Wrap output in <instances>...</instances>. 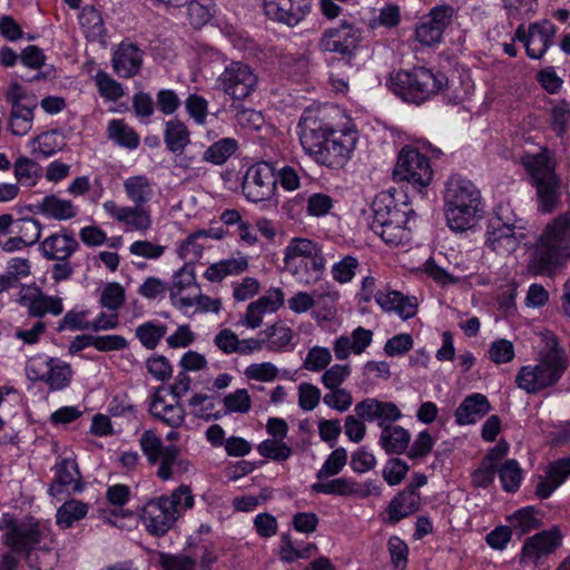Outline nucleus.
<instances>
[{"label":"nucleus","instance_id":"obj_1","mask_svg":"<svg viewBox=\"0 0 570 570\" xmlns=\"http://www.w3.org/2000/svg\"><path fill=\"white\" fill-rule=\"evenodd\" d=\"M3 542L13 552L22 556L29 567L49 570L57 561L50 528L32 518L16 521L10 514L0 519Z\"/></svg>","mask_w":570,"mask_h":570},{"label":"nucleus","instance_id":"obj_2","mask_svg":"<svg viewBox=\"0 0 570 570\" xmlns=\"http://www.w3.org/2000/svg\"><path fill=\"white\" fill-rule=\"evenodd\" d=\"M122 187L127 199L132 205H118L110 199L102 203L104 212L126 230L147 234L154 224L149 206L155 196L153 181L146 175H134L124 180Z\"/></svg>","mask_w":570,"mask_h":570},{"label":"nucleus","instance_id":"obj_3","mask_svg":"<svg viewBox=\"0 0 570 570\" xmlns=\"http://www.w3.org/2000/svg\"><path fill=\"white\" fill-rule=\"evenodd\" d=\"M539 336L543 345L539 352L538 363L522 366L515 376L518 387L529 394L554 385L568 366L567 355L560 347L557 336L550 331L541 332Z\"/></svg>","mask_w":570,"mask_h":570},{"label":"nucleus","instance_id":"obj_4","mask_svg":"<svg viewBox=\"0 0 570 570\" xmlns=\"http://www.w3.org/2000/svg\"><path fill=\"white\" fill-rule=\"evenodd\" d=\"M327 259L318 243L305 238H291L283 250L284 271L298 284L311 286L323 278Z\"/></svg>","mask_w":570,"mask_h":570},{"label":"nucleus","instance_id":"obj_5","mask_svg":"<svg viewBox=\"0 0 570 570\" xmlns=\"http://www.w3.org/2000/svg\"><path fill=\"white\" fill-rule=\"evenodd\" d=\"M481 194L469 179L451 177L444 190V215L454 232H465L474 226L480 212Z\"/></svg>","mask_w":570,"mask_h":570},{"label":"nucleus","instance_id":"obj_6","mask_svg":"<svg viewBox=\"0 0 570 570\" xmlns=\"http://www.w3.org/2000/svg\"><path fill=\"white\" fill-rule=\"evenodd\" d=\"M570 246V210L560 214L539 237L532 259L538 274H547L561 266Z\"/></svg>","mask_w":570,"mask_h":570},{"label":"nucleus","instance_id":"obj_7","mask_svg":"<svg viewBox=\"0 0 570 570\" xmlns=\"http://www.w3.org/2000/svg\"><path fill=\"white\" fill-rule=\"evenodd\" d=\"M535 187L539 210L549 214L558 207L561 196V179L557 176L556 164L546 148L534 155H524L521 159Z\"/></svg>","mask_w":570,"mask_h":570},{"label":"nucleus","instance_id":"obj_8","mask_svg":"<svg viewBox=\"0 0 570 570\" xmlns=\"http://www.w3.org/2000/svg\"><path fill=\"white\" fill-rule=\"evenodd\" d=\"M373 217L371 229L390 246H399L410 242L411 228L407 226V214L399 209L392 196L381 194L372 204Z\"/></svg>","mask_w":570,"mask_h":570},{"label":"nucleus","instance_id":"obj_9","mask_svg":"<svg viewBox=\"0 0 570 570\" xmlns=\"http://www.w3.org/2000/svg\"><path fill=\"white\" fill-rule=\"evenodd\" d=\"M390 88L406 101L421 104L441 91L448 83L442 72L419 67L411 71L400 70L390 77Z\"/></svg>","mask_w":570,"mask_h":570},{"label":"nucleus","instance_id":"obj_10","mask_svg":"<svg viewBox=\"0 0 570 570\" xmlns=\"http://www.w3.org/2000/svg\"><path fill=\"white\" fill-rule=\"evenodd\" d=\"M522 220L517 217L509 205L497 207L489 219L487 245L499 255H509L517 250L524 238Z\"/></svg>","mask_w":570,"mask_h":570},{"label":"nucleus","instance_id":"obj_11","mask_svg":"<svg viewBox=\"0 0 570 570\" xmlns=\"http://www.w3.org/2000/svg\"><path fill=\"white\" fill-rule=\"evenodd\" d=\"M393 174L395 179L406 181L417 190L429 186L433 179L428 156L411 146H405L400 151Z\"/></svg>","mask_w":570,"mask_h":570},{"label":"nucleus","instance_id":"obj_12","mask_svg":"<svg viewBox=\"0 0 570 570\" xmlns=\"http://www.w3.org/2000/svg\"><path fill=\"white\" fill-rule=\"evenodd\" d=\"M26 375L30 381L45 382L50 390L60 391L67 387L72 377L69 363L45 355H37L26 363Z\"/></svg>","mask_w":570,"mask_h":570},{"label":"nucleus","instance_id":"obj_13","mask_svg":"<svg viewBox=\"0 0 570 570\" xmlns=\"http://www.w3.org/2000/svg\"><path fill=\"white\" fill-rule=\"evenodd\" d=\"M217 82L220 89L235 100L249 97L258 88L259 78L249 65L232 61L219 75Z\"/></svg>","mask_w":570,"mask_h":570},{"label":"nucleus","instance_id":"obj_14","mask_svg":"<svg viewBox=\"0 0 570 570\" xmlns=\"http://www.w3.org/2000/svg\"><path fill=\"white\" fill-rule=\"evenodd\" d=\"M357 141L358 132L354 126L334 129L316 163L334 169L343 168L351 159Z\"/></svg>","mask_w":570,"mask_h":570},{"label":"nucleus","instance_id":"obj_15","mask_svg":"<svg viewBox=\"0 0 570 570\" xmlns=\"http://www.w3.org/2000/svg\"><path fill=\"white\" fill-rule=\"evenodd\" d=\"M277 178L274 167L266 161L252 165L244 176L242 190L253 203L271 200L276 193Z\"/></svg>","mask_w":570,"mask_h":570},{"label":"nucleus","instance_id":"obj_16","mask_svg":"<svg viewBox=\"0 0 570 570\" xmlns=\"http://www.w3.org/2000/svg\"><path fill=\"white\" fill-rule=\"evenodd\" d=\"M139 444L150 463H159L157 475L164 481L170 480L173 478L171 465L176 462L179 449L176 445H164L161 439L153 430L144 431Z\"/></svg>","mask_w":570,"mask_h":570},{"label":"nucleus","instance_id":"obj_17","mask_svg":"<svg viewBox=\"0 0 570 570\" xmlns=\"http://www.w3.org/2000/svg\"><path fill=\"white\" fill-rule=\"evenodd\" d=\"M453 8L438 6L423 16L416 24L415 38L423 46H435L441 42L444 30L451 24Z\"/></svg>","mask_w":570,"mask_h":570},{"label":"nucleus","instance_id":"obj_18","mask_svg":"<svg viewBox=\"0 0 570 570\" xmlns=\"http://www.w3.org/2000/svg\"><path fill=\"white\" fill-rule=\"evenodd\" d=\"M299 141L303 149L317 161L332 129L322 119L312 114L304 115L298 122Z\"/></svg>","mask_w":570,"mask_h":570},{"label":"nucleus","instance_id":"obj_19","mask_svg":"<svg viewBox=\"0 0 570 570\" xmlns=\"http://www.w3.org/2000/svg\"><path fill=\"white\" fill-rule=\"evenodd\" d=\"M312 0H263L264 13L273 21L295 27L311 12Z\"/></svg>","mask_w":570,"mask_h":570},{"label":"nucleus","instance_id":"obj_20","mask_svg":"<svg viewBox=\"0 0 570 570\" xmlns=\"http://www.w3.org/2000/svg\"><path fill=\"white\" fill-rule=\"evenodd\" d=\"M556 27L549 20L534 22L528 31L519 26L515 37L524 43L527 55L532 59H540L553 42Z\"/></svg>","mask_w":570,"mask_h":570},{"label":"nucleus","instance_id":"obj_21","mask_svg":"<svg viewBox=\"0 0 570 570\" xmlns=\"http://www.w3.org/2000/svg\"><path fill=\"white\" fill-rule=\"evenodd\" d=\"M562 535L556 528L535 533L525 539L520 553V561L538 566L543 558L553 553L560 547Z\"/></svg>","mask_w":570,"mask_h":570},{"label":"nucleus","instance_id":"obj_22","mask_svg":"<svg viewBox=\"0 0 570 570\" xmlns=\"http://www.w3.org/2000/svg\"><path fill=\"white\" fill-rule=\"evenodd\" d=\"M360 42V31L352 24L341 23L336 28L326 29L320 41L318 48L323 52H335L342 56H351Z\"/></svg>","mask_w":570,"mask_h":570},{"label":"nucleus","instance_id":"obj_23","mask_svg":"<svg viewBox=\"0 0 570 570\" xmlns=\"http://www.w3.org/2000/svg\"><path fill=\"white\" fill-rule=\"evenodd\" d=\"M149 412L151 416L171 429L181 426L186 419V412L180 401H167V389L158 386L150 395Z\"/></svg>","mask_w":570,"mask_h":570},{"label":"nucleus","instance_id":"obj_24","mask_svg":"<svg viewBox=\"0 0 570 570\" xmlns=\"http://www.w3.org/2000/svg\"><path fill=\"white\" fill-rule=\"evenodd\" d=\"M284 304V293L281 288H271L265 295L247 305L240 315L238 325L249 330L258 328L266 314L276 312Z\"/></svg>","mask_w":570,"mask_h":570},{"label":"nucleus","instance_id":"obj_25","mask_svg":"<svg viewBox=\"0 0 570 570\" xmlns=\"http://www.w3.org/2000/svg\"><path fill=\"white\" fill-rule=\"evenodd\" d=\"M355 414L364 421L377 422L381 429L392 425L402 417L396 404L377 399H365L354 407Z\"/></svg>","mask_w":570,"mask_h":570},{"label":"nucleus","instance_id":"obj_26","mask_svg":"<svg viewBox=\"0 0 570 570\" xmlns=\"http://www.w3.org/2000/svg\"><path fill=\"white\" fill-rule=\"evenodd\" d=\"M140 518L147 531L157 537L167 533L177 521L167 505L160 502V498L147 502L141 510Z\"/></svg>","mask_w":570,"mask_h":570},{"label":"nucleus","instance_id":"obj_27","mask_svg":"<svg viewBox=\"0 0 570 570\" xmlns=\"http://www.w3.org/2000/svg\"><path fill=\"white\" fill-rule=\"evenodd\" d=\"M79 244L72 232L61 228L46 237L40 244V252L50 261H68L78 249Z\"/></svg>","mask_w":570,"mask_h":570},{"label":"nucleus","instance_id":"obj_28","mask_svg":"<svg viewBox=\"0 0 570 570\" xmlns=\"http://www.w3.org/2000/svg\"><path fill=\"white\" fill-rule=\"evenodd\" d=\"M20 304L27 308L29 316L36 318H42L46 315L59 316L63 312L61 297L47 295L39 288L22 295Z\"/></svg>","mask_w":570,"mask_h":570},{"label":"nucleus","instance_id":"obj_29","mask_svg":"<svg viewBox=\"0 0 570 570\" xmlns=\"http://www.w3.org/2000/svg\"><path fill=\"white\" fill-rule=\"evenodd\" d=\"M142 65V51L131 42H121L112 52L111 66L120 78L136 76Z\"/></svg>","mask_w":570,"mask_h":570},{"label":"nucleus","instance_id":"obj_30","mask_svg":"<svg viewBox=\"0 0 570 570\" xmlns=\"http://www.w3.org/2000/svg\"><path fill=\"white\" fill-rule=\"evenodd\" d=\"M56 475L49 487V494L56 497L65 489L81 491L80 472L73 459H62L55 465Z\"/></svg>","mask_w":570,"mask_h":570},{"label":"nucleus","instance_id":"obj_31","mask_svg":"<svg viewBox=\"0 0 570 570\" xmlns=\"http://www.w3.org/2000/svg\"><path fill=\"white\" fill-rule=\"evenodd\" d=\"M375 301L382 309L395 312L401 318L407 320L416 314V303L392 289H382L375 294Z\"/></svg>","mask_w":570,"mask_h":570},{"label":"nucleus","instance_id":"obj_32","mask_svg":"<svg viewBox=\"0 0 570 570\" xmlns=\"http://www.w3.org/2000/svg\"><path fill=\"white\" fill-rule=\"evenodd\" d=\"M37 213L55 220H69L78 215V207L69 199L53 194L45 196L36 204Z\"/></svg>","mask_w":570,"mask_h":570},{"label":"nucleus","instance_id":"obj_33","mask_svg":"<svg viewBox=\"0 0 570 570\" xmlns=\"http://www.w3.org/2000/svg\"><path fill=\"white\" fill-rule=\"evenodd\" d=\"M570 475V456L551 462L547 469L546 479H541L535 488V494L541 499L549 498Z\"/></svg>","mask_w":570,"mask_h":570},{"label":"nucleus","instance_id":"obj_34","mask_svg":"<svg viewBox=\"0 0 570 570\" xmlns=\"http://www.w3.org/2000/svg\"><path fill=\"white\" fill-rule=\"evenodd\" d=\"M491 406L488 399L480 394L474 393L466 396L455 411V421L460 425L473 424L483 417Z\"/></svg>","mask_w":570,"mask_h":570},{"label":"nucleus","instance_id":"obj_35","mask_svg":"<svg viewBox=\"0 0 570 570\" xmlns=\"http://www.w3.org/2000/svg\"><path fill=\"white\" fill-rule=\"evenodd\" d=\"M411 442V433L401 425L392 424L381 431L379 443L387 454L406 452Z\"/></svg>","mask_w":570,"mask_h":570},{"label":"nucleus","instance_id":"obj_36","mask_svg":"<svg viewBox=\"0 0 570 570\" xmlns=\"http://www.w3.org/2000/svg\"><path fill=\"white\" fill-rule=\"evenodd\" d=\"M420 505V493L404 489L389 504V521L397 523L400 520L417 511Z\"/></svg>","mask_w":570,"mask_h":570},{"label":"nucleus","instance_id":"obj_37","mask_svg":"<svg viewBox=\"0 0 570 570\" xmlns=\"http://www.w3.org/2000/svg\"><path fill=\"white\" fill-rule=\"evenodd\" d=\"M164 141L170 153L180 155L190 144L189 130L183 121L171 119L166 122Z\"/></svg>","mask_w":570,"mask_h":570},{"label":"nucleus","instance_id":"obj_38","mask_svg":"<svg viewBox=\"0 0 570 570\" xmlns=\"http://www.w3.org/2000/svg\"><path fill=\"white\" fill-rule=\"evenodd\" d=\"M248 267L246 256L232 257L212 264L204 276L210 282H219L228 275H237L245 272Z\"/></svg>","mask_w":570,"mask_h":570},{"label":"nucleus","instance_id":"obj_39","mask_svg":"<svg viewBox=\"0 0 570 570\" xmlns=\"http://www.w3.org/2000/svg\"><path fill=\"white\" fill-rule=\"evenodd\" d=\"M538 514V511L533 507H525L509 515L508 522L510 523L512 531L518 537H522L541 527V521Z\"/></svg>","mask_w":570,"mask_h":570},{"label":"nucleus","instance_id":"obj_40","mask_svg":"<svg viewBox=\"0 0 570 570\" xmlns=\"http://www.w3.org/2000/svg\"><path fill=\"white\" fill-rule=\"evenodd\" d=\"M36 107V104H31L11 108L8 119V129L12 135L26 136L31 130Z\"/></svg>","mask_w":570,"mask_h":570},{"label":"nucleus","instance_id":"obj_41","mask_svg":"<svg viewBox=\"0 0 570 570\" xmlns=\"http://www.w3.org/2000/svg\"><path fill=\"white\" fill-rule=\"evenodd\" d=\"M79 22L89 41H104L105 27L100 13L92 7H86L79 14Z\"/></svg>","mask_w":570,"mask_h":570},{"label":"nucleus","instance_id":"obj_42","mask_svg":"<svg viewBox=\"0 0 570 570\" xmlns=\"http://www.w3.org/2000/svg\"><path fill=\"white\" fill-rule=\"evenodd\" d=\"M167 334V326L159 321H147L135 328V336L147 350H154Z\"/></svg>","mask_w":570,"mask_h":570},{"label":"nucleus","instance_id":"obj_43","mask_svg":"<svg viewBox=\"0 0 570 570\" xmlns=\"http://www.w3.org/2000/svg\"><path fill=\"white\" fill-rule=\"evenodd\" d=\"M159 498L160 502L166 504L177 519L194 507L191 489L185 484L175 489L170 495H161Z\"/></svg>","mask_w":570,"mask_h":570},{"label":"nucleus","instance_id":"obj_44","mask_svg":"<svg viewBox=\"0 0 570 570\" xmlns=\"http://www.w3.org/2000/svg\"><path fill=\"white\" fill-rule=\"evenodd\" d=\"M108 138L119 146L135 149L139 145V137L124 120L112 119L107 126Z\"/></svg>","mask_w":570,"mask_h":570},{"label":"nucleus","instance_id":"obj_45","mask_svg":"<svg viewBox=\"0 0 570 570\" xmlns=\"http://www.w3.org/2000/svg\"><path fill=\"white\" fill-rule=\"evenodd\" d=\"M238 142L236 139L227 137L210 145L203 154V160L213 165H223L236 153Z\"/></svg>","mask_w":570,"mask_h":570},{"label":"nucleus","instance_id":"obj_46","mask_svg":"<svg viewBox=\"0 0 570 570\" xmlns=\"http://www.w3.org/2000/svg\"><path fill=\"white\" fill-rule=\"evenodd\" d=\"M261 335H264L263 338H265L264 346L273 352H281L285 350L293 340L292 330L283 323L268 326L265 331L261 332Z\"/></svg>","mask_w":570,"mask_h":570},{"label":"nucleus","instance_id":"obj_47","mask_svg":"<svg viewBox=\"0 0 570 570\" xmlns=\"http://www.w3.org/2000/svg\"><path fill=\"white\" fill-rule=\"evenodd\" d=\"M88 513V505L78 500L66 501L57 511V523L62 529L70 528L76 521L83 519Z\"/></svg>","mask_w":570,"mask_h":570},{"label":"nucleus","instance_id":"obj_48","mask_svg":"<svg viewBox=\"0 0 570 570\" xmlns=\"http://www.w3.org/2000/svg\"><path fill=\"white\" fill-rule=\"evenodd\" d=\"M257 452L265 459L283 462L292 456L293 448L283 440L268 438L257 445Z\"/></svg>","mask_w":570,"mask_h":570},{"label":"nucleus","instance_id":"obj_49","mask_svg":"<svg viewBox=\"0 0 570 570\" xmlns=\"http://www.w3.org/2000/svg\"><path fill=\"white\" fill-rule=\"evenodd\" d=\"M207 245L205 234L197 230L188 235L186 239L179 244L177 254L181 259L195 262L202 257L203 250Z\"/></svg>","mask_w":570,"mask_h":570},{"label":"nucleus","instance_id":"obj_50","mask_svg":"<svg viewBox=\"0 0 570 570\" xmlns=\"http://www.w3.org/2000/svg\"><path fill=\"white\" fill-rule=\"evenodd\" d=\"M14 233L22 239L27 246H32L39 242L42 233V224L32 217L14 219Z\"/></svg>","mask_w":570,"mask_h":570},{"label":"nucleus","instance_id":"obj_51","mask_svg":"<svg viewBox=\"0 0 570 570\" xmlns=\"http://www.w3.org/2000/svg\"><path fill=\"white\" fill-rule=\"evenodd\" d=\"M311 488L313 492L323 494L352 497V493H355L354 481L346 478H338L327 482L313 483Z\"/></svg>","mask_w":570,"mask_h":570},{"label":"nucleus","instance_id":"obj_52","mask_svg":"<svg viewBox=\"0 0 570 570\" xmlns=\"http://www.w3.org/2000/svg\"><path fill=\"white\" fill-rule=\"evenodd\" d=\"M95 82L100 96L106 100L117 101L125 95L121 83L105 71H98L96 73Z\"/></svg>","mask_w":570,"mask_h":570},{"label":"nucleus","instance_id":"obj_53","mask_svg":"<svg viewBox=\"0 0 570 570\" xmlns=\"http://www.w3.org/2000/svg\"><path fill=\"white\" fill-rule=\"evenodd\" d=\"M332 362L330 348L315 345L307 351L303 361V368L309 372H322Z\"/></svg>","mask_w":570,"mask_h":570},{"label":"nucleus","instance_id":"obj_54","mask_svg":"<svg viewBox=\"0 0 570 570\" xmlns=\"http://www.w3.org/2000/svg\"><path fill=\"white\" fill-rule=\"evenodd\" d=\"M198 288L199 286L196 282L194 268L188 264L184 265L174 274L171 284L169 286V291H175V297H178L180 301L183 299L179 297L181 289H191L195 292V294H197Z\"/></svg>","mask_w":570,"mask_h":570},{"label":"nucleus","instance_id":"obj_55","mask_svg":"<svg viewBox=\"0 0 570 570\" xmlns=\"http://www.w3.org/2000/svg\"><path fill=\"white\" fill-rule=\"evenodd\" d=\"M14 176L20 184L35 186L40 176L39 165L28 157H19L14 163Z\"/></svg>","mask_w":570,"mask_h":570},{"label":"nucleus","instance_id":"obj_56","mask_svg":"<svg viewBox=\"0 0 570 570\" xmlns=\"http://www.w3.org/2000/svg\"><path fill=\"white\" fill-rule=\"evenodd\" d=\"M499 478L504 491L514 492L522 481V470L515 460H508L499 469Z\"/></svg>","mask_w":570,"mask_h":570},{"label":"nucleus","instance_id":"obj_57","mask_svg":"<svg viewBox=\"0 0 570 570\" xmlns=\"http://www.w3.org/2000/svg\"><path fill=\"white\" fill-rule=\"evenodd\" d=\"M351 373L352 368L348 364H334L324 370L321 376V383L327 390H335L343 385Z\"/></svg>","mask_w":570,"mask_h":570},{"label":"nucleus","instance_id":"obj_58","mask_svg":"<svg viewBox=\"0 0 570 570\" xmlns=\"http://www.w3.org/2000/svg\"><path fill=\"white\" fill-rule=\"evenodd\" d=\"M347 462V452L344 448L335 449L317 471V479H326L338 474Z\"/></svg>","mask_w":570,"mask_h":570},{"label":"nucleus","instance_id":"obj_59","mask_svg":"<svg viewBox=\"0 0 570 570\" xmlns=\"http://www.w3.org/2000/svg\"><path fill=\"white\" fill-rule=\"evenodd\" d=\"M125 302V288L119 283H108L99 298V303L104 308L109 311H118Z\"/></svg>","mask_w":570,"mask_h":570},{"label":"nucleus","instance_id":"obj_60","mask_svg":"<svg viewBox=\"0 0 570 570\" xmlns=\"http://www.w3.org/2000/svg\"><path fill=\"white\" fill-rule=\"evenodd\" d=\"M128 250L132 256L156 261L165 254L166 247L148 239H139L132 242Z\"/></svg>","mask_w":570,"mask_h":570},{"label":"nucleus","instance_id":"obj_61","mask_svg":"<svg viewBox=\"0 0 570 570\" xmlns=\"http://www.w3.org/2000/svg\"><path fill=\"white\" fill-rule=\"evenodd\" d=\"M58 132L56 130L42 132L31 140L33 153L43 157H49L60 149L61 144L58 141Z\"/></svg>","mask_w":570,"mask_h":570},{"label":"nucleus","instance_id":"obj_62","mask_svg":"<svg viewBox=\"0 0 570 570\" xmlns=\"http://www.w3.org/2000/svg\"><path fill=\"white\" fill-rule=\"evenodd\" d=\"M298 406L304 412H311L316 409L321 401V390L312 383H301L297 387Z\"/></svg>","mask_w":570,"mask_h":570},{"label":"nucleus","instance_id":"obj_63","mask_svg":"<svg viewBox=\"0 0 570 570\" xmlns=\"http://www.w3.org/2000/svg\"><path fill=\"white\" fill-rule=\"evenodd\" d=\"M226 412L247 413L252 406V400L246 389H238L223 399Z\"/></svg>","mask_w":570,"mask_h":570},{"label":"nucleus","instance_id":"obj_64","mask_svg":"<svg viewBox=\"0 0 570 570\" xmlns=\"http://www.w3.org/2000/svg\"><path fill=\"white\" fill-rule=\"evenodd\" d=\"M210 0H193L188 3V19L195 28L205 26L212 18Z\"/></svg>","mask_w":570,"mask_h":570}]
</instances>
